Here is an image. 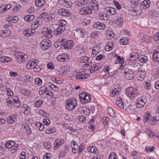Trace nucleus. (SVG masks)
Returning a JSON list of instances; mask_svg holds the SVG:
<instances>
[{
    "label": "nucleus",
    "mask_w": 159,
    "mask_h": 159,
    "mask_svg": "<svg viewBox=\"0 0 159 159\" xmlns=\"http://www.w3.org/2000/svg\"><path fill=\"white\" fill-rule=\"evenodd\" d=\"M125 93L129 98H134L138 95L139 92L137 89L130 87L126 89Z\"/></svg>",
    "instance_id": "obj_1"
},
{
    "label": "nucleus",
    "mask_w": 159,
    "mask_h": 159,
    "mask_svg": "<svg viewBox=\"0 0 159 159\" xmlns=\"http://www.w3.org/2000/svg\"><path fill=\"white\" fill-rule=\"evenodd\" d=\"M66 108L69 110H72L77 106V99L71 98L67 100L66 101Z\"/></svg>",
    "instance_id": "obj_2"
},
{
    "label": "nucleus",
    "mask_w": 159,
    "mask_h": 159,
    "mask_svg": "<svg viewBox=\"0 0 159 159\" xmlns=\"http://www.w3.org/2000/svg\"><path fill=\"white\" fill-rule=\"evenodd\" d=\"M122 72L125 75V77L128 80H132L134 76L133 71L131 69H123Z\"/></svg>",
    "instance_id": "obj_3"
},
{
    "label": "nucleus",
    "mask_w": 159,
    "mask_h": 159,
    "mask_svg": "<svg viewBox=\"0 0 159 159\" xmlns=\"http://www.w3.org/2000/svg\"><path fill=\"white\" fill-rule=\"evenodd\" d=\"M51 43L50 40H44L41 42L40 45L43 50H46L49 48L51 46Z\"/></svg>",
    "instance_id": "obj_4"
},
{
    "label": "nucleus",
    "mask_w": 159,
    "mask_h": 159,
    "mask_svg": "<svg viewBox=\"0 0 159 159\" xmlns=\"http://www.w3.org/2000/svg\"><path fill=\"white\" fill-rule=\"evenodd\" d=\"M89 5L90 7L91 8V10L93 9L95 11H97L99 9V5L96 0L91 1L89 2Z\"/></svg>",
    "instance_id": "obj_5"
},
{
    "label": "nucleus",
    "mask_w": 159,
    "mask_h": 159,
    "mask_svg": "<svg viewBox=\"0 0 159 159\" xmlns=\"http://www.w3.org/2000/svg\"><path fill=\"white\" fill-rule=\"evenodd\" d=\"M46 35L48 38H51L54 35L55 36V29L53 26H50L47 28Z\"/></svg>",
    "instance_id": "obj_6"
},
{
    "label": "nucleus",
    "mask_w": 159,
    "mask_h": 159,
    "mask_svg": "<svg viewBox=\"0 0 159 159\" xmlns=\"http://www.w3.org/2000/svg\"><path fill=\"white\" fill-rule=\"evenodd\" d=\"M59 15L62 16H69L71 14V12L67 9H60L58 11Z\"/></svg>",
    "instance_id": "obj_7"
},
{
    "label": "nucleus",
    "mask_w": 159,
    "mask_h": 159,
    "mask_svg": "<svg viewBox=\"0 0 159 159\" xmlns=\"http://www.w3.org/2000/svg\"><path fill=\"white\" fill-rule=\"evenodd\" d=\"M15 55L17 57V61L19 63L24 62L27 57L26 55H23L20 53H16Z\"/></svg>",
    "instance_id": "obj_8"
},
{
    "label": "nucleus",
    "mask_w": 159,
    "mask_h": 159,
    "mask_svg": "<svg viewBox=\"0 0 159 159\" xmlns=\"http://www.w3.org/2000/svg\"><path fill=\"white\" fill-rule=\"evenodd\" d=\"M12 107L18 108L19 107L20 105V102L19 101V98L17 96H14L12 97Z\"/></svg>",
    "instance_id": "obj_9"
},
{
    "label": "nucleus",
    "mask_w": 159,
    "mask_h": 159,
    "mask_svg": "<svg viewBox=\"0 0 159 159\" xmlns=\"http://www.w3.org/2000/svg\"><path fill=\"white\" fill-rule=\"evenodd\" d=\"M92 13L91 9L87 7H84L80 11V14L83 15L90 14Z\"/></svg>",
    "instance_id": "obj_10"
},
{
    "label": "nucleus",
    "mask_w": 159,
    "mask_h": 159,
    "mask_svg": "<svg viewBox=\"0 0 159 159\" xmlns=\"http://www.w3.org/2000/svg\"><path fill=\"white\" fill-rule=\"evenodd\" d=\"M106 27V25L103 23L99 21L95 22L93 25V27L94 29L100 30L104 29Z\"/></svg>",
    "instance_id": "obj_11"
},
{
    "label": "nucleus",
    "mask_w": 159,
    "mask_h": 159,
    "mask_svg": "<svg viewBox=\"0 0 159 159\" xmlns=\"http://www.w3.org/2000/svg\"><path fill=\"white\" fill-rule=\"evenodd\" d=\"M38 63V61L37 59H35L34 61H29L26 66V67L29 69H32L36 66Z\"/></svg>",
    "instance_id": "obj_12"
},
{
    "label": "nucleus",
    "mask_w": 159,
    "mask_h": 159,
    "mask_svg": "<svg viewBox=\"0 0 159 159\" xmlns=\"http://www.w3.org/2000/svg\"><path fill=\"white\" fill-rule=\"evenodd\" d=\"M100 67L99 64H93L91 65V67L89 68V70L91 73H93L99 70Z\"/></svg>",
    "instance_id": "obj_13"
},
{
    "label": "nucleus",
    "mask_w": 159,
    "mask_h": 159,
    "mask_svg": "<svg viewBox=\"0 0 159 159\" xmlns=\"http://www.w3.org/2000/svg\"><path fill=\"white\" fill-rule=\"evenodd\" d=\"M57 59L59 61H65L68 59L67 54L66 53H62L58 56Z\"/></svg>",
    "instance_id": "obj_14"
},
{
    "label": "nucleus",
    "mask_w": 159,
    "mask_h": 159,
    "mask_svg": "<svg viewBox=\"0 0 159 159\" xmlns=\"http://www.w3.org/2000/svg\"><path fill=\"white\" fill-rule=\"evenodd\" d=\"M35 33V31L32 29V30L28 29L25 30L23 31V34L27 37H30L33 35Z\"/></svg>",
    "instance_id": "obj_15"
},
{
    "label": "nucleus",
    "mask_w": 159,
    "mask_h": 159,
    "mask_svg": "<svg viewBox=\"0 0 159 159\" xmlns=\"http://www.w3.org/2000/svg\"><path fill=\"white\" fill-rule=\"evenodd\" d=\"M150 1L149 0H145L141 2L140 7L141 8L146 9L150 7Z\"/></svg>",
    "instance_id": "obj_16"
},
{
    "label": "nucleus",
    "mask_w": 159,
    "mask_h": 159,
    "mask_svg": "<svg viewBox=\"0 0 159 159\" xmlns=\"http://www.w3.org/2000/svg\"><path fill=\"white\" fill-rule=\"evenodd\" d=\"M74 44V43L72 40H68L65 42L64 44V48L66 49H70L73 47Z\"/></svg>",
    "instance_id": "obj_17"
},
{
    "label": "nucleus",
    "mask_w": 159,
    "mask_h": 159,
    "mask_svg": "<svg viewBox=\"0 0 159 159\" xmlns=\"http://www.w3.org/2000/svg\"><path fill=\"white\" fill-rule=\"evenodd\" d=\"M91 99V96L89 95L86 94L83 97L82 99H80L81 103L84 104L90 102Z\"/></svg>",
    "instance_id": "obj_18"
},
{
    "label": "nucleus",
    "mask_w": 159,
    "mask_h": 159,
    "mask_svg": "<svg viewBox=\"0 0 159 159\" xmlns=\"http://www.w3.org/2000/svg\"><path fill=\"white\" fill-rule=\"evenodd\" d=\"M65 27L59 26L56 30H55V36L61 34L65 30Z\"/></svg>",
    "instance_id": "obj_19"
},
{
    "label": "nucleus",
    "mask_w": 159,
    "mask_h": 159,
    "mask_svg": "<svg viewBox=\"0 0 159 159\" xmlns=\"http://www.w3.org/2000/svg\"><path fill=\"white\" fill-rule=\"evenodd\" d=\"M150 122L152 125L158 124V123H159V116H157L152 117L150 120Z\"/></svg>",
    "instance_id": "obj_20"
},
{
    "label": "nucleus",
    "mask_w": 159,
    "mask_h": 159,
    "mask_svg": "<svg viewBox=\"0 0 159 159\" xmlns=\"http://www.w3.org/2000/svg\"><path fill=\"white\" fill-rule=\"evenodd\" d=\"M89 74H81L75 76V79L76 80H85L89 78Z\"/></svg>",
    "instance_id": "obj_21"
},
{
    "label": "nucleus",
    "mask_w": 159,
    "mask_h": 159,
    "mask_svg": "<svg viewBox=\"0 0 159 159\" xmlns=\"http://www.w3.org/2000/svg\"><path fill=\"white\" fill-rule=\"evenodd\" d=\"M146 72L142 70L138 71V79L140 81H142L145 78Z\"/></svg>",
    "instance_id": "obj_22"
},
{
    "label": "nucleus",
    "mask_w": 159,
    "mask_h": 159,
    "mask_svg": "<svg viewBox=\"0 0 159 159\" xmlns=\"http://www.w3.org/2000/svg\"><path fill=\"white\" fill-rule=\"evenodd\" d=\"M139 57L138 54L136 52H133L130 55V58L128 60L130 61H134Z\"/></svg>",
    "instance_id": "obj_23"
},
{
    "label": "nucleus",
    "mask_w": 159,
    "mask_h": 159,
    "mask_svg": "<svg viewBox=\"0 0 159 159\" xmlns=\"http://www.w3.org/2000/svg\"><path fill=\"white\" fill-rule=\"evenodd\" d=\"M45 3V0H35V5L39 7H41Z\"/></svg>",
    "instance_id": "obj_24"
},
{
    "label": "nucleus",
    "mask_w": 159,
    "mask_h": 159,
    "mask_svg": "<svg viewBox=\"0 0 159 159\" xmlns=\"http://www.w3.org/2000/svg\"><path fill=\"white\" fill-rule=\"evenodd\" d=\"M99 18L100 20H107L109 19V16L106 14L100 13L99 14Z\"/></svg>",
    "instance_id": "obj_25"
},
{
    "label": "nucleus",
    "mask_w": 159,
    "mask_h": 159,
    "mask_svg": "<svg viewBox=\"0 0 159 159\" xmlns=\"http://www.w3.org/2000/svg\"><path fill=\"white\" fill-rule=\"evenodd\" d=\"M16 114L12 115L7 118V121L9 123H12L16 121Z\"/></svg>",
    "instance_id": "obj_26"
},
{
    "label": "nucleus",
    "mask_w": 159,
    "mask_h": 159,
    "mask_svg": "<svg viewBox=\"0 0 159 159\" xmlns=\"http://www.w3.org/2000/svg\"><path fill=\"white\" fill-rule=\"evenodd\" d=\"M61 140L59 139H56V140L54 143V146L53 148L54 150L57 149L63 143H61Z\"/></svg>",
    "instance_id": "obj_27"
},
{
    "label": "nucleus",
    "mask_w": 159,
    "mask_h": 159,
    "mask_svg": "<svg viewBox=\"0 0 159 159\" xmlns=\"http://www.w3.org/2000/svg\"><path fill=\"white\" fill-rule=\"evenodd\" d=\"M89 0H81L79 2H77L76 3V5L79 7H81L83 5H86L88 3Z\"/></svg>",
    "instance_id": "obj_28"
},
{
    "label": "nucleus",
    "mask_w": 159,
    "mask_h": 159,
    "mask_svg": "<svg viewBox=\"0 0 159 159\" xmlns=\"http://www.w3.org/2000/svg\"><path fill=\"white\" fill-rule=\"evenodd\" d=\"M115 34L113 31L107 30L106 32V36L109 39H111L114 36Z\"/></svg>",
    "instance_id": "obj_29"
},
{
    "label": "nucleus",
    "mask_w": 159,
    "mask_h": 159,
    "mask_svg": "<svg viewBox=\"0 0 159 159\" xmlns=\"http://www.w3.org/2000/svg\"><path fill=\"white\" fill-rule=\"evenodd\" d=\"M116 104L120 108H123V103L122 102L120 98H118L116 99Z\"/></svg>",
    "instance_id": "obj_30"
},
{
    "label": "nucleus",
    "mask_w": 159,
    "mask_h": 159,
    "mask_svg": "<svg viewBox=\"0 0 159 159\" xmlns=\"http://www.w3.org/2000/svg\"><path fill=\"white\" fill-rule=\"evenodd\" d=\"M20 92L21 94L27 97L29 96L31 94V92L30 91L25 89L20 90Z\"/></svg>",
    "instance_id": "obj_31"
},
{
    "label": "nucleus",
    "mask_w": 159,
    "mask_h": 159,
    "mask_svg": "<svg viewBox=\"0 0 159 159\" xmlns=\"http://www.w3.org/2000/svg\"><path fill=\"white\" fill-rule=\"evenodd\" d=\"M152 59L153 61L159 62V53L157 51L154 52L152 55Z\"/></svg>",
    "instance_id": "obj_32"
},
{
    "label": "nucleus",
    "mask_w": 159,
    "mask_h": 159,
    "mask_svg": "<svg viewBox=\"0 0 159 159\" xmlns=\"http://www.w3.org/2000/svg\"><path fill=\"white\" fill-rule=\"evenodd\" d=\"M15 145V143L14 142L9 140L7 141L6 144V147L7 148H10L13 147Z\"/></svg>",
    "instance_id": "obj_33"
},
{
    "label": "nucleus",
    "mask_w": 159,
    "mask_h": 159,
    "mask_svg": "<svg viewBox=\"0 0 159 159\" xmlns=\"http://www.w3.org/2000/svg\"><path fill=\"white\" fill-rule=\"evenodd\" d=\"M107 11L112 15H114L116 13V10L114 8L109 7L107 8Z\"/></svg>",
    "instance_id": "obj_34"
},
{
    "label": "nucleus",
    "mask_w": 159,
    "mask_h": 159,
    "mask_svg": "<svg viewBox=\"0 0 159 159\" xmlns=\"http://www.w3.org/2000/svg\"><path fill=\"white\" fill-rule=\"evenodd\" d=\"M88 151L90 152L93 153H97V148L94 146H91L87 149Z\"/></svg>",
    "instance_id": "obj_35"
},
{
    "label": "nucleus",
    "mask_w": 159,
    "mask_h": 159,
    "mask_svg": "<svg viewBox=\"0 0 159 159\" xmlns=\"http://www.w3.org/2000/svg\"><path fill=\"white\" fill-rule=\"evenodd\" d=\"M11 34V31L10 30H6L2 31V34L1 35L2 38H5L9 35Z\"/></svg>",
    "instance_id": "obj_36"
},
{
    "label": "nucleus",
    "mask_w": 159,
    "mask_h": 159,
    "mask_svg": "<svg viewBox=\"0 0 159 159\" xmlns=\"http://www.w3.org/2000/svg\"><path fill=\"white\" fill-rule=\"evenodd\" d=\"M72 149L73 153L75 154L77 152H79V147L78 145L72 146Z\"/></svg>",
    "instance_id": "obj_37"
},
{
    "label": "nucleus",
    "mask_w": 159,
    "mask_h": 159,
    "mask_svg": "<svg viewBox=\"0 0 159 159\" xmlns=\"http://www.w3.org/2000/svg\"><path fill=\"white\" fill-rule=\"evenodd\" d=\"M139 60L140 61L143 62L144 63H146L148 61L147 57L144 56H140L139 57Z\"/></svg>",
    "instance_id": "obj_38"
},
{
    "label": "nucleus",
    "mask_w": 159,
    "mask_h": 159,
    "mask_svg": "<svg viewBox=\"0 0 159 159\" xmlns=\"http://www.w3.org/2000/svg\"><path fill=\"white\" fill-rule=\"evenodd\" d=\"M35 18V16L34 15H28L26 16L24 19L27 21H31Z\"/></svg>",
    "instance_id": "obj_39"
},
{
    "label": "nucleus",
    "mask_w": 159,
    "mask_h": 159,
    "mask_svg": "<svg viewBox=\"0 0 159 159\" xmlns=\"http://www.w3.org/2000/svg\"><path fill=\"white\" fill-rule=\"evenodd\" d=\"M120 90L118 89H116L111 91L110 93V96L111 97H113L116 95H118L119 93Z\"/></svg>",
    "instance_id": "obj_40"
},
{
    "label": "nucleus",
    "mask_w": 159,
    "mask_h": 159,
    "mask_svg": "<svg viewBox=\"0 0 159 159\" xmlns=\"http://www.w3.org/2000/svg\"><path fill=\"white\" fill-rule=\"evenodd\" d=\"M123 20L122 18H118L116 21V23L117 25L121 26L123 25Z\"/></svg>",
    "instance_id": "obj_41"
},
{
    "label": "nucleus",
    "mask_w": 159,
    "mask_h": 159,
    "mask_svg": "<svg viewBox=\"0 0 159 159\" xmlns=\"http://www.w3.org/2000/svg\"><path fill=\"white\" fill-rule=\"evenodd\" d=\"M107 112L108 114L111 117L115 116V111L111 108H108Z\"/></svg>",
    "instance_id": "obj_42"
},
{
    "label": "nucleus",
    "mask_w": 159,
    "mask_h": 159,
    "mask_svg": "<svg viewBox=\"0 0 159 159\" xmlns=\"http://www.w3.org/2000/svg\"><path fill=\"white\" fill-rule=\"evenodd\" d=\"M35 125L37 127V128L39 129L40 131L43 130L44 128V125L39 122H36L35 124Z\"/></svg>",
    "instance_id": "obj_43"
},
{
    "label": "nucleus",
    "mask_w": 159,
    "mask_h": 159,
    "mask_svg": "<svg viewBox=\"0 0 159 159\" xmlns=\"http://www.w3.org/2000/svg\"><path fill=\"white\" fill-rule=\"evenodd\" d=\"M12 97L7 98L6 100V102L7 105L9 107H12Z\"/></svg>",
    "instance_id": "obj_44"
},
{
    "label": "nucleus",
    "mask_w": 159,
    "mask_h": 159,
    "mask_svg": "<svg viewBox=\"0 0 159 159\" xmlns=\"http://www.w3.org/2000/svg\"><path fill=\"white\" fill-rule=\"evenodd\" d=\"M146 132L148 134V136L150 137H153L154 136V133L153 132L152 130L149 129H146Z\"/></svg>",
    "instance_id": "obj_45"
},
{
    "label": "nucleus",
    "mask_w": 159,
    "mask_h": 159,
    "mask_svg": "<svg viewBox=\"0 0 159 159\" xmlns=\"http://www.w3.org/2000/svg\"><path fill=\"white\" fill-rule=\"evenodd\" d=\"M35 84L38 86H40L42 83V80L39 78H37L35 80Z\"/></svg>",
    "instance_id": "obj_46"
},
{
    "label": "nucleus",
    "mask_w": 159,
    "mask_h": 159,
    "mask_svg": "<svg viewBox=\"0 0 159 159\" xmlns=\"http://www.w3.org/2000/svg\"><path fill=\"white\" fill-rule=\"evenodd\" d=\"M109 159H117L116 155L115 153L114 152H111L109 156Z\"/></svg>",
    "instance_id": "obj_47"
},
{
    "label": "nucleus",
    "mask_w": 159,
    "mask_h": 159,
    "mask_svg": "<svg viewBox=\"0 0 159 159\" xmlns=\"http://www.w3.org/2000/svg\"><path fill=\"white\" fill-rule=\"evenodd\" d=\"M7 59H10V58L8 57H0V61L2 62H7L9 61V60H7Z\"/></svg>",
    "instance_id": "obj_48"
},
{
    "label": "nucleus",
    "mask_w": 159,
    "mask_h": 159,
    "mask_svg": "<svg viewBox=\"0 0 159 159\" xmlns=\"http://www.w3.org/2000/svg\"><path fill=\"white\" fill-rule=\"evenodd\" d=\"M43 101L42 100H39L35 102L34 106L36 107H40L42 104Z\"/></svg>",
    "instance_id": "obj_49"
},
{
    "label": "nucleus",
    "mask_w": 159,
    "mask_h": 159,
    "mask_svg": "<svg viewBox=\"0 0 159 159\" xmlns=\"http://www.w3.org/2000/svg\"><path fill=\"white\" fill-rule=\"evenodd\" d=\"M39 115L43 116L48 117L49 115L46 112L42 110H39Z\"/></svg>",
    "instance_id": "obj_50"
},
{
    "label": "nucleus",
    "mask_w": 159,
    "mask_h": 159,
    "mask_svg": "<svg viewBox=\"0 0 159 159\" xmlns=\"http://www.w3.org/2000/svg\"><path fill=\"white\" fill-rule=\"evenodd\" d=\"M113 3L116 6V8L118 10L121 9V6L120 4L117 1L113 0Z\"/></svg>",
    "instance_id": "obj_51"
},
{
    "label": "nucleus",
    "mask_w": 159,
    "mask_h": 159,
    "mask_svg": "<svg viewBox=\"0 0 159 159\" xmlns=\"http://www.w3.org/2000/svg\"><path fill=\"white\" fill-rule=\"evenodd\" d=\"M140 1L139 0H131L130 3L133 6H136L138 5Z\"/></svg>",
    "instance_id": "obj_52"
},
{
    "label": "nucleus",
    "mask_w": 159,
    "mask_h": 159,
    "mask_svg": "<svg viewBox=\"0 0 159 159\" xmlns=\"http://www.w3.org/2000/svg\"><path fill=\"white\" fill-rule=\"evenodd\" d=\"M153 38L154 40L156 42L159 41V32L156 33L153 35Z\"/></svg>",
    "instance_id": "obj_53"
},
{
    "label": "nucleus",
    "mask_w": 159,
    "mask_h": 159,
    "mask_svg": "<svg viewBox=\"0 0 159 159\" xmlns=\"http://www.w3.org/2000/svg\"><path fill=\"white\" fill-rule=\"evenodd\" d=\"M11 21L13 23H16L18 20V18L17 16H14L11 17Z\"/></svg>",
    "instance_id": "obj_54"
},
{
    "label": "nucleus",
    "mask_w": 159,
    "mask_h": 159,
    "mask_svg": "<svg viewBox=\"0 0 159 159\" xmlns=\"http://www.w3.org/2000/svg\"><path fill=\"white\" fill-rule=\"evenodd\" d=\"M11 6L10 4L7 5L1 8V10H3V11H6L7 10L10 9L11 8Z\"/></svg>",
    "instance_id": "obj_55"
},
{
    "label": "nucleus",
    "mask_w": 159,
    "mask_h": 159,
    "mask_svg": "<svg viewBox=\"0 0 159 159\" xmlns=\"http://www.w3.org/2000/svg\"><path fill=\"white\" fill-rule=\"evenodd\" d=\"M56 131V129L55 128H50L49 129H48L46 131L47 134H52L55 132Z\"/></svg>",
    "instance_id": "obj_56"
},
{
    "label": "nucleus",
    "mask_w": 159,
    "mask_h": 159,
    "mask_svg": "<svg viewBox=\"0 0 159 159\" xmlns=\"http://www.w3.org/2000/svg\"><path fill=\"white\" fill-rule=\"evenodd\" d=\"M44 146L47 149H50L52 148L51 143L49 142L44 143Z\"/></svg>",
    "instance_id": "obj_57"
},
{
    "label": "nucleus",
    "mask_w": 159,
    "mask_h": 159,
    "mask_svg": "<svg viewBox=\"0 0 159 159\" xmlns=\"http://www.w3.org/2000/svg\"><path fill=\"white\" fill-rule=\"evenodd\" d=\"M43 122L46 125H48L50 124V121L48 118L44 119L43 120Z\"/></svg>",
    "instance_id": "obj_58"
},
{
    "label": "nucleus",
    "mask_w": 159,
    "mask_h": 159,
    "mask_svg": "<svg viewBox=\"0 0 159 159\" xmlns=\"http://www.w3.org/2000/svg\"><path fill=\"white\" fill-rule=\"evenodd\" d=\"M50 87L52 90L55 91H57L59 90L58 88L53 84L50 85Z\"/></svg>",
    "instance_id": "obj_59"
},
{
    "label": "nucleus",
    "mask_w": 159,
    "mask_h": 159,
    "mask_svg": "<svg viewBox=\"0 0 159 159\" xmlns=\"http://www.w3.org/2000/svg\"><path fill=\"white\" fill-rule=\"evenodd\" d=\"M78 118L79 121L81 122H84L86 121L85 117L83 116H78Z\"/></svg>",
    "instance_id": "obj_60"
},
{
    "label": "nucleus",
    "mask_w": 159,
    "mask_h": 159,
    "mask_svg": "<svg viewBox=\"0 0 159 159\" xmlns=\"http://www.w3.org/2000/svg\"><path fill=\"white\" fill-rule=\"evenodd\" d=\"M132 62H130L129 63V64L131 66L133 67H137L138 66V63H136L134 61H132Z\"/></svg>",
    "instance_id": "obj_61"
},
{
    "label": "nucleus",
    "mask_w": 159,
    "mask_h": 159,
    "mask_svg": "<svg viewBox=\"0 0 159 159\" xmlns=\"http://www.w3.org/2000/svg\"><path fill=\"white\" fill-rule=\"evenodd\" d=\"M34 71L36 72H39L41 70V68L40 66L37 65L34 67L33 68Z\"/></svg>",
    "instance_id": "obj_62"
},
{
    "label": "nucleus",
    "mask_w": 159,
    "mask_h": 159,
    "mask_svg": "<svg viewBox=\"0 0 159 159\" xmlns=\"http://www.w3.org/2000/svg\"><path fill=\"white\" fill-rule=\"evenodd\" d=\"M116 60H115V62L116 64H118L120 62L122 61V60L120 56H118L116 58Z\"/></svg>",
    "instance_id": "obj_63"
},
{
    "label": "nucleus",
    "mask_w": 159,
    "mask_h": 159,
    "mask_svg": "<svg viewBox=\"0 0 159 159\" xmlns=\"http://www.w3.org/2000/svg\"><path fill=\"white\" fill-rule=\"evenodd\" d=\"M50 153H46L43 157V159H50L51 158Z\"/></svg>",
    "instance_id": "obj_64"
}]
</instances>
